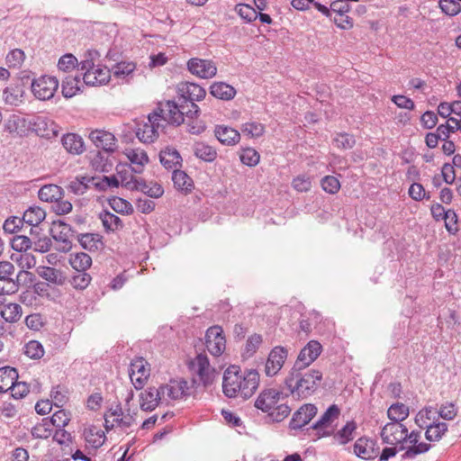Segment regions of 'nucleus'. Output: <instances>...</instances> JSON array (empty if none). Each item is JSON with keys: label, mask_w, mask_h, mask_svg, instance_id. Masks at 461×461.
I'll return each instance as SVG.
<instances>
[{"label": "nucleus", "mask_w": 461, "mask_h": 461, "mask_svg": "<svg viewBox=\"0 0 461 461\" xmlns=\"http://www.w3.org/2000/svg\"><path fill=\"white\" fill-rule=\"evenodd\" d=\"M235 11L247 23L255 21L258 18V13L255 8L247 4H238Z\"/></svg>", "instance_id": "obj_51"}, {"label": "nucleus", "mask_w": 461, "mask_h": 461, "mask_svg": "<svg viewBox=\"0 0 461 461\" xmlns=\"http://www.w3.org/2000/svg\"><path fill=\"white\" fill-rule=\"evenodd\" d=\"M207 350L214 357L221 356L226 348V339L220 326L210 327L205 335Z\"/></svg>", "instance_id": "obj_8"}, {"label": "nucleus", "mask_w": 461, "mask_h": 461, "mask_svg": "<svg viewBox=\"0 0 461 461\" xmlns=\"http://www.w3.org/2000/svg\"><path fill=\"white\" fill-rule=\"evenodd\" d=\"M135 69V64L132 62H120L114 65L110 70L111 74H113L116 77H124L131 74Z\"/></svg>", "instance_id": "obj_55"}, {"label": "nucleus", "mask_w": 461, "mask_h": 461, "mask_svg": "<svg viewBox=\"0 0 461 461\" xmlns=\"http://www.w3.org/2000/svg\"><path fill=\"white\" fill-rule=\"evenodd\" d=\"M77 59L72 54L63 55L58 62L59 69L63 72H69V71L73 70L77 67Z\"/></svg>", "instance_id": "obj_62"}, {"label": "nucleus", "mask_w": 461, "mask_h": 461, "mask_svg": "<svg viewBox=\"0 0 461 461\" xmlns=\"http://www.w3.org/2000/svg\"><path fill=\"white\" fill-rule=\"evenodd\" d=\"M294 367L285 379V387L294 398L303 399L312 394L322 378L319 370L310 369L304 373Z\"/></svg>", "instance_id": "obj_2"}, {"label": "nucleus", "mask_w": 461, "mask_h": 461, "mask_svg": "<svg viewBox=\"0 0 461 461\" xmlns=\"http://www.w3.org/2000/svg\"><path fill=\"white\" fill-rule=\"evenodd\" d=\"M241 131L251 138H258L264 134L265 126L258 122H249L242 125Z\"/></svg>", "instance_id": "obj_49"}, {"label": "nucleus", "mask_w": 461, "mask_h": 461, "mask_svg": "<svg viewBox=\"0 0 461 461\" xmlns=\"http://www.w3.org/2000/svg\"><path fill=\"white\" fill-rule=\"evenodd\" d=\"M192 368L204 387L211 385L217 375L215 369L211 366L207 356L203 354L196 356L192 362Z\"/></svg>", "instance_id": "obj_7"}, {"label": "nucleus", "mask_w": 461, "mask_h": 461, "mask_svg": "<svg viewBox=\"0 0 461 461\" xmlns=\"http://www.w3.org/2000/svg\"><path fill=\"white\" fill-rule=\"evenodd\" d=\"M339 415V409L337 405L330 406L326 411L321 415L319 420L313 425L314 429H322L328 427L334 419Z\"/></svg>", "instance_id": "obj_43"}, {"label": "nucleus", "mask_w": 461, "mask_h": 461, "mask_svg": "<svg viewBox=\"0 0 461 461\" xmlns=\"http://www.w3.org/2000/svg\"><path fill=\"white\" fill-rule=\"evenodd\" d=\"M111 72L106 68L97 66L92 71L85 72L83 76L84 83L87 86H97L108 82Z\"/></svg>", "instance_id": "obj_21"}, {"label": "nucleus", "mask_w": 461, "mask_h": 461, "mask_svg": "<svg viewBox=\"0 0 461 461\" xmlns=\"http://www.w3.org/2000/svg\"><path fill=\"white\" fill-rule=\"evenodd\" d=\"M164 128L158 115L154 113L148 117V122L138 124L136 129V136L143 143H151L158 137V131Z\"/></svg>", "instance_id": "obj_4"}, {"label": "nucleus", "mask_w": 461, "mask_h": 461, "mask_svg": "<svg viewBox=\"0 0 461 461\" xmlns=\"http://www.w3.org/2000/svg\"><path fill=\"white\" fill-rule=\"evenodd\" d=\"M98 53L95 50H88L86 52L84 56V59L81 60L77 65L80 67V69L85 72L92 71L97 68L95 65V59L97 58Z\"/></svg>", "instance_id": "obj_58"}, {"label": "nucleus", "mask_w": 461, "mask_h": 461, "mask_svg": "<svg viewBox=\"0 0 461 461\" xmlns=\"http://www.w3.org/2000/svg\"><path fill=\"white\" fill-rule=\"evenodd\" d=\"M22 218L23 223L27 224L28 226L37 227L46 218V212L40 206H31L23 212Z\"/></svg>", "instance_id": "obj_27"}, {"label": "nucleus", "mask_w": 461, "mask_h": 461, "mask_svg": "<svg viewBox=\"0 0 461 461\" xmlns=\"http://www.w3.org/2000/svg\"><path fill=\"white\" fill-rule=\"evenodd\" d=\"M172 180L175 187L185 193H190L194 188L192 178L184 171L178 168L173 171Z\"/></svg>", "instance_id": "obj_32"}, {"label": "nucleus", "mask_w": 461, "mask_h": 461, "mask_svg": "<svg viewBox=\"0 0 461 461\" xmlns=\"http://www.w3.org/2000/svg\"><path fill=\"white\" fill-rule=\"evenodd\" d=\"M23 352L32 359H40L45 353L43 346L38 340H30L27 342L23 348Z\"/></svg>", "instance_id": "obj_45"}, {"label": "nucleus", "mask_w": 461, "mask_h": 461, "mask_svg": "<svg viewBox=\"0 0 461 461\" xmlns=\"http://www.w3.org/2000/svg\"><path fill=\"white\" fill-rule=\"evenodd\" d=\"M316 413L317 408L315 405L304 404L294 414L290 425L293 429H301L307 425Z\"/></svg>", "instance_id": "obj_18"}, {"label": "nucleus", "mask_w": 461, "mask_h": 461, "mask_svg": "<svg viewBox=\"0 0 461 461\" xmlns=\"http://www.w3.org/2000/svg\"><path fill=\"white\" fill-rule=\"evenodd\" d=\"M180 91L182 92L181 96L185 100V103L187 102H194V101H200L202 100L205 95V90L194 84V83H185L180 88Z\"/></svg>", "instance_id": "obj_23"}, {"label": "nucleus", "mask_w": 461, "mask_h": 461, "mask_svg": "<svg viewBox=\"0 0 461 461\" xmlns=\"http://www.w3.org/2000/svg\"><path fill=\"white\" fill-rule=\"evenodd\" d=\"M52 431L51 421H49V418H44L41 423L32 427L31 433L34 438L47 439L52 435Z\"/></svg>", "instance_id": "obj_40"}, {"label": "nucleus", "mask_w": 461, "mask_h": 461, "mask_svg": "<svg viewBox=\"0 0 461 461\" xmlns=\"http://www.w3.org/2000/svg\"><path fill=\"white\" fill-rule=\"evenodd\" d=\"M217 140L224 145H235L240 140V134L231 127L218 125L214 131Z\"/></svg>", "instance_id": "obj_22"}, {"label": "nucleus", "mask_w": 461, "mask_h": 461, "mask_svg": "<svg viewBox=\"0 0 461 461\" xmlns=\"http://www.w3.org/2000/svg\"><path fill=\"white\" fill-rule=\"evenodd\" d=\"M11 244L16 251H26L32 247V240L24 235H17L14 237Z\"/></svg>", "instance_id": "obj_60"}, {"label": "nucleus", "mask_w": 461, "mask_h": 461, "mask_svg": "<svg viewBox=\"0 0 461 461\" xmlns=\"http://www.w3.org/2000/svg\"><path fill=\"white\" fill-rule=\"evenodd\" d=\"M19 283L11 276L0 279V294H12L18 291Z\"/></svg>", "instance_id": "obj_63"}, {"label": "nucleus", "mask_w": 461, "mask_h": 461, "mask_svg": "<svg viewBox=\"0 0 461 461\" xmlns=\"http://www.w3.org/2000/svg\"><path fill=\"white\" fill-rule=\"evenodd\" d=\"M194 153L195 157L205 162H212L217 158L216 149L204 142H196L194 145Z\"/></svg>", "instance_id": "obj_36"}, {"label": "nucleus", "mask_w": 461, "mask_h": 461, "mask_svg": "<svg viewBox=\"0 0 461 461\" xmlns=\"http://www.w3.org/2000/svg\"><path fill=\"white\" fill-rule=\"evenodd\" d=\"M116 170L119 181L122 186L129 190H134L137 187L140 178L133 176L131 172L123 167L122 168L117 167Z\"/></svg>", "instance_id": "obj_44"}, {"label": "nucleus", "mask_w": 461, "mask_h": 461, "mask_svg": "<svg viewBox=\"0 0 461 461\" xmlns=\"http://www.w3.org/2000/svg\"><path fill=\"white\" fill-rule=\"evenodd\" d=\"M57 226L59 228H61V230L59 235L53 234V238L56 240L60 241L62 243L61 249L63 251H68L71 248V242L69 241V240L68 238V233L70 231V227L61 221H58V223L56 224V227Z\"/></svg>", "instance_id": "obj_48"}, {"label": "nucleus", "mask_w": 461, "mask_h": 461, "mask_svg": "<svg viewBox=\"0 0 461 461\" xmlns=\"http://www.w3.org/2000/svg\"><path fill=\"white\" fill-rule=\"evenodd\" d=\"M109 204L115 212L122 214H131L133 212L132 205L120 197H113L109 201Z\"/></svg>", "instance_id": "obj_54"}, {"label": "nucleus", "mask_w": 461, "mask_h": 461, "mask_svg": "<svg viewBox=\"0 0 461 461\" xmlns=\"http://www.w3.org/2000/svg\"><path fill=\"white\" fill-rule=\"evenodd\" d=\"M333 142L338 149H348L354 147L356 144V140L353 135L348 133H339L333 140Z\"/></svg>", "instance_id": "obj_57"}, {"label": "nucleus", "mask_w": 461, "mask_h": 461, "mask_svg": "<svg viewBox=\"0 0 461 461\" xmlns=\"http://www.w3.org/2000/svg\"><path fill=\"white\" fill-rule=\"evenodd\" d=\"M104 228L107 231H114L122 227V220L115 214L104 211L99 214Z\"/></svg>", "instance_id": "obj_39"}, {"label": "nucleus", "mask_w": 461, "mask_h": 461, "mask_svg": "<svg viewBox=\"0 0 461 461\" xmlns=\"http://www.w3.org/2000/svg\"><path fill=\"white\" fill-rule=\"evenodd\" d=\"M32 390L39 391V384L36 381L28 383L26 381H19L18 379L14 381V385L9 389L12 396L15 399L25 397Z\"/></svg>", "instance_id": "obj_26"}, {"label": "nucleus", "mask_w": 461, "mask_h": 461, "mask_svg": "<svg viewBox=\"0 0 461 461\" xmlns=\"http://www.w3.org/2000/svg\"><path fill=\"white\" fill-rule=\"evenodd\" d=\"M160 394L164 402L179 400L189 394V387L185 380H171L168 384L160 386Z\"/></svg>", "instance_id": "obj_11"}, {"label": "nucleus", "mask_w": 461, "mask_h": 461, "mask_svg": "<svg viewBox=\"0 0 461 461\" xmlns=\"http://www.w3.org/2000/svg\"><path fill=\"white\" fill-rule=\"evenodd\" d=\"M38 274L41 278L56 285H63L66 282L64 273L55 267H42L38 270Z\"/></svg>", "instance_id": "obj_28"}, {"label": "nucleus", "mask_w": 461, "mask_h": 461, "mask_svg": "<svg viewBox=\"0 0 461 461\" xmlns=\"http://www.w3.org/2000/svg\"><path fill=\"white\" fill-rule=\"evenodd\" d=\"M82 86L79 76L68 75L62 79V94L70 98L80 91Z\"/></svg>", "instance_id": "obj_33"}, {"label": "nucleus", "mask_w": 461, "mask_h": 461, "mask_svg": "<svg viewBox=\"0 0 461 461\" xmlns=\"http://www.w3.org/2000/svg\"><path fill=\"white\" fill-rule=\"evenodd\" d=\"M129 375L135 389H142L150 375L149 363L143 357L133 359L130 366Z\"/></svg>", "instance_id": "obj_5"}, {"label": "nucleus", "mask_w": 461, "mask_h": 461, "mask_svg": "<svg viewBox=\"0 0 461 461\" xmlns=\"http://www.w3.org/2000/svg\"><path fill=\"white\" fill-rule=\"evenodd\" d=\"M356 428L357 426L355 422H348L341 429L337 432L335 438L340 444H346L353 439V432L355 431Z\"/></svg>", "instance_id": "obj_52"}, {"label": "nucleus", "mask_w": 461, "mask_h": 461, "mask_svg": "<svg viewBox=\"0 0 461 461\" xmlns=\"http://www.w3.org/2000/svg\"><path fill=\"white\" fill-rule=\"evenodd\" d=\"M69 264L77 272H83L91 267L92 258L85 252L74 253L70 255Z\"/></svg>", "instance_id": "obj_37"}, {"label": "nucleus", "mask_w": 461, "mask_h": 461, "mask_svg": "<svg viewBox=\"0 0 461 461\" xmlns=\"http://www.w3.org/2000/svg\"><path fill=\"white\" fill-rule=\"evenodd\" d=\"M125 155L131 166V172L140 174L149 162L147 153L141 149H127Z\"/></svg>", "instance_id": "obj_19"}, {"label": "nucleus", "mask_w": 461, "mask_h": 461, "mask_svg": "<svg viewBox=\"0 0 461 461\" xmlns=\"http://www.w3.org/2000/svg\"><path fill=\"white\" fill-rule=\"evenodd\" d=\"M258 384L259 375L256 370L241 372L240 366H230L224 372L222 390L229 398L245 400L253 395Z\"/></svg>", "instance_id": "obj_1"}, {"label": "nucleus", "mask_w": 461, "mask_h": 461, "mask_svg": "<svg viewBox=\"0 0 461 461\" xmlns=\"http://www.w3.org/2000/svg\"><path fill=\"white\" fill-rule=\"evenodd\" d=\"M39 199L42 202L54 203L64 196L63 189L53 184L45 185L38 192Z\"/></svg>", "instance_id": "obj_24"}, {"label": "nucleus", "mask_w": 461, "mask_h": 461, "mask_svg": "<svg viewBox=\"0 0 461 461\" xmlns=\"http://www.w3.org/2000/svg\"><path fill=\"white\" fill-rule=\"evenodd\" d=\"M25 59L24 52L20 49L12 50L6 56V62L9 67L20 68Z\"/></svg>", "instance_id": "obj_59"}, {"label": "nucleus", "mask_w": 461, "mask_h": 461, "mask_svg": "<svg viewBox=\"0 0 461 461\" xmlns=\"http://www.w3.org/2000/svg\"><path fill=\"white\" fill-rule=\"evenodd\" d=\"M80 245L89 251L98 250L102 248V237L95 233H84L78 236Z\"/></svg>", "instance_id": "obj_38"}, {"label": "nucleus", "mask_w": 461, "mask_h": 461, "mask_svg": "<svg viewBox=\"0 0 461 461\" xmlns=\"http://www.w3.org/2000/svg\"><path fill=\"white\" fill-rule=\"evenodd\" d=\"M187 67L189 71L202 78H211L216 75L217 68L211 60L191 59Z\"/></svg>", "instance_id": "obj_13"}, {"label": "nucleus", "mask_w": 461, "mask_h": 461, "mask_svg": "<svg viewBox=\"0 0 461 461\" xmlns=\"http://www.w3.org/2000/svg\"><path fill=\"white\" fill-rule=\"evenodd\" d=\"M89 182L98 190H105L108 187H118L120 185L119 178L115 176H104L102 178L91 177Z\"/></svg>", "instance_id": "obj_46"}, {"label": "nucleus", "mask_w": 461, "mask_h": 461, "mask_svg": "<svg viewBox=\"0 0 461 461\" xmlns=\"http://www.w3.org/2000/svg\"><path fill=\"white\" fill-rule=\"evenodd\" d=\"M372 449V442L366 438H358L354 445V451L356 455L361 458L368 459L371 457L370 451Z\"/></svg>", "instance_id": "obj_53"}, {"label": "nucleus", "mask_w": 461, "mask_h": 461, "mask_svg": "<svg viewBox=\"0 0 461 461\" xmlns=\"http://www.w3.org/2000/svg\"><path fill=\"white\" fill-rule=\"evenodd\" d=\"M84 437L87 445L95 449L100 447L105 440L104 432L95 426L85 429Z\"/></svg>", "instance_id": "obj_31"}, {"label": "nucleus", "mask_w": 461, "mask_h": 461, "mask_svg": "<svg viewBox=\"0 0 461 461\" xmlns=\"http://www.w3.org/2000/svg\"><path fill=\"white\" fill-rule=\"evenodd\" d=\"M288 356V351L285 348L277 346L275 347L267 359L265 365V373L267 376L276 375L283 367Z\"/></svg>", "instance_id": "obj_10"}, {"label": "nucleus", "mask_w": 461, "mask_h": 461, "mask_svg": "<svg viewBox=\"0 0 461 461\" xmlns=\"http://www.w3.org/2000/svg\"><path fill=\"white\" fill-rule=\"evenodd\" d=\"M210 93L216 98L230 100L235 96L236 90L226 83L216 82L211 86Z\"/></svg>", "instance_id": "obj_34"}, {"label": "nucleus", "mask_w": 461, "mask_h": 461, "mask_svg": "<svg viewBox=\"0 0 461 461\" xmlns=\"http://www.w3.org/2000/svg\"><path fill=\"white\" fill-rule=\"evenodd\" d=\"M91 279L90 275L86 271L77 272V274L72 277L70 283L74 288L83 290L88 286Z\"/></svg>", "instance_id": "obj_61"}, {"label": "nucleus", "mask_w": 461, "mask_h": 461, "mask_svg": "<svg viewBox=\"0 0 461 461\" xmlns=\"http://www.w3.org/2000/svg\"><path fill=\"white\" fill-rule=\"evenodd\" d=\"M62 145L65 149L71 153L79 155L85 151V145L82 138L76 133H68L62 138Z\"/></svg>", "instance_id": "obj_25"}, {"label": "nucleus", "mask_w": 461, "mask_h": 461, "mask_svg": "<svg viewBox=\"0 0 461 461\" xmlns=\"http://www.w3.org/2000/svg\"><path fill=\"white\" fill-rule=\"evenodd\" d=\"M59 86V81L54 77L43 76L34 79L32 83V91L40 100L50 99Z\"/></svg>", "instance_id": "obj_6"}, {"label": "nucleus", "mask_w": 461, "mask_h": 461, "mask_svg": "<svg viewBox=\"0 0 461 461\" xmlns=\"http://www.w3.org/2000/svg\"><path fill=\"white\" fill-rule=\"evenodd\" d=\"M409 415V408L403 403L392 404L388 411L387 416L393 422H400L404 420Z\"/></svg>", "instance_id": "obj_41"}, {"label": "nucleus", "mask_w": 461, "mask_h": 461, "mask_svg": "<svg viewBox=\"0 0 461 461\" xmlns=\"http://www.w3.org/2000/svg\"><path fill=\"white\" fill-rule=\"evenodd\" d=\"M408 429L400 422H388L381 431V438L384 443L396 445L404 442L407 438Z\"/></svg>", "instance_id": "obj_9"}, {"label": "nucleus", "mask_w": 461, "mask_h": 461, "mask_svg": "<svg viewBox=\"0 0 461 461\" xmlns=\"http://www.w3.org/2000/svg\"><path fill=\"white\" fill-rule=\"evenodd\" d=\"M321 349L322 347L317 340L309 341L300 351L294 365L295 367L301 369L309 366L320 356Z\"/></svg>", "instance_id": "obj_12"}, {"label": "nucleus", "mask_w": 461, "mask_h": 461, "mask_svg": "<svg viewBox=\"0 0 461 461\" xmlns=\"http://www.w3.org/2000/svg\"><path fill=\"white\" fill-rule=\"evenodd\" d=\"M159 160L167 169H171L173 171L180 167L182 165V158L179 152L176 149L170 147H167L160 151Z\"/></svg>", "instance_id": "obj_20"}, {"label": "nucleus", "mask_w": 461, "mask_h": 461, "mask_svg": "<svg viewBox=\"0 0 461 461\" xmlns=\"http://www.w3.org/2000/svg\"><path fill=\"white\" fill-rule=\"evenodd\" d=\"M447 430V425L446 422H434L427 426L425 437L429 441H438Z\"/></svg>", "instance_id": "obj_42"}, {"label": "nucleus", "mask_w": 461, "mask_h": 461, "mask_svg": "<svg viewBox=\"0 0 461 461\" xmlns=\"http://www.w3.org/2000/svg\"><path fill=\"white\" fill-rule=\"evenodd\" d=\"M16 379H19V375L14 367H0V393L8 392Z\"/></svg>", "instance_id": "obj_30"}, {"label": "nucleus", "mask_w": 461, "mask_h": 461, "mask_svg": "<svg viewBox=\"0 0 461 461\" xmlns=\"http://www.w3.org/2000/svg\"><path fill=\"white\" fill-rule=\"evenodd\" d=\"M0 315L6 322L15 323L22 318L23 310L18 303H4L0 310Z\"/></svg>", "instance_id": "obj_29"}, {"label": "nucleus", "mask_w": 461, "mask_h": 461, "mask_svg": "<svg viewBox=\"0 0 461 461\" xmlns=\"http://www.w3.org/2000/svg\"><path fill=\"white\" fill-rule=\"evenodd\" d=\"M439 7L443 13L453 16L461 11V5L456 0H440Z\"/></svg>", "instance_id": "obj_64"}, {"label": "nucleus", "mask_w": 461, "mask_h": 461, "mask_svg": "<svg viewBox=\"0 0 461 461\" xmlns=\"http://www.w3.org/2000/svg\"><path fill=\"white\" fill-rule=\"evenodd\" d=\"M163 402L164 399L160 394V386L158 388L149 387L140 394V407L145 411L155 410Z\"/></svg>", "instance_id": "obj_15"}, {"label": "nucleus", "mask_w": 461, "mask_h": 461, "mask_svg": "<svg viewBox=\"0 0 461 461\" xmlns=\"http://www.w3.org/2000/svg\"><path fill=\"white\" fill-rule=\"evenodd\" d=\"M184 104L177 105L174 101L160 103L158 107L153 112L158 115L161 123L180 125L185 121Z\"/></svg>", "instance_id": "obj_3"}, {"label": "nucleus", "mask_w": 461, "mask_h": 461, "mask_svg": "<svg viewBox=\"0 0 461 461\" xmlns=\"http://www.w3.org/2000/svg\"><path fill=\"white\" fill-rule=\"evenodd\" d=\"M89 139L95 147L103 149L105 152L113 151L115 149V137L109 131L103 130L92 131L89 133Z\"/></svg>", "instance_id": "obj_16"}, {"label": "nucleus", "mask_w": 461, "mask_h": 461, "mask_svg": "<svg viewBox=\"0 0 461 461\" xmlns=\"http://www.w3.org/2000/svg\"><path fill=\"white\" fill-rule=\"evenodd\" d=\"M292 186L297 192H308L312 188L311 177L307 175H299L293 179Z\"/></svg>", "instance_id": "obj_56"}, {"label": "nucleus", "mask_w": 461, "mask_h": 461, "mask_svg": "<svg viewBox=\"0 0 461 461\" xmlns=\"http://www.w3.org/2000/svg\"><path fill=\"white\" fill-rule=\"evenodd\" d=\"M134 190L140 191L151 198H158L164 194L161 185L157 182H146L140 178Z\"/></svg>", "instance_id": "obj_35"}, {"label": "nucleus", "mask_w": 461, "mask_h": 461, "mask_svg": "<svg viewBox=\"0 0 461 461\" xmlns=\"http://www.w3.org/2000/svg\"><path fill=\"white\" fill-rule=\"evenodd\" d=\"M90 178L86 176L77 177L69 183L68 188L75 194H83L89 187L93 186L91 182H89Z\"/></svg>", "instance_id": "obj_47"}, {"label": "nucleus", "mask_w": 461, "mask_h": 461, "mask_svg": "<svg viewBox=\"0 0 461 461\" xmlns=\"http://www.w3.org/2000/svg\"><path fill=\"white\" fill-rule=\"evenodd\" d=\"M281 393L276 389H267L260 393L255 406L264 412H270L278 403Z\"/></svg>", "instance_id": "obj_17"}, {"label": "nucleus", "mask_w": 461, "mask_h": 461, "mask_svg": "<svg viewBox=\"0 0 461 461\" xmlns=\"http://www.w3.org/2000/svg\"><path fill=\"white\" fill-rule=\"evenodd\" d=\"M31 125L33 131L42 138L50 139L56 137L59 133L58 125L45 116H37L31 122Z\"/></svg>", "instance_id": "obj_14"}, {"label": "nucleus", "mask_w": 461, "mask_h": 461, "mask_svg": "<svg viewBox=\"0 0 461 461\" xmlns=\"http://www.w3.org/2000/svg\"><path fill=\"white\" fill-rule=\"evenodd\" d=\"M240 158L243 164L249 167H255L259 162L260 155L256 149L246 148L241 150Z\"/></svg>", "instance_id": "obj_50"}]
</instances>
